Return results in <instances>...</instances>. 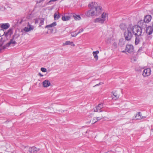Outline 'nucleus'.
Masks as SVG:
<instances>
[{
    "mask_svg": "<svg viewBox=\"0 0 153 153\" xmlns=\"http://www.w3.org/2000/svg\"><path fill=\"white\" fill-rule=\"evenodd\" d=\"M123 52H125V51H122Z\"/></svg>",
    "mask_w": 153,
    "mask_h": 153,
    "instance_id": "nucleus-43",
    "label": "nucleus"
},
{
    "mask_svg": "<svg viewBox=\"0 0 153 153\" xmlns=\"http://www.w3.org/2000/svg\"><path fill=\"white\" fill-rule=\"evenodd\" d=\"M22 20H21V22H20V23H22Z\"/></svg>",
    "mask_w": 153,
    "mask_h": 153,
    "instance_id": "nucleus-44",
    "label": "nucleus"
},
{
    "mask_svg": "<svg viewBox=\"0 0 153 153\" xmlns=\"http://www.w3.org/2000/svg\"><path fill=\"white\" fill-rule=\"evenodd\" d=\"M71 45L72 46H75V45L73 43V42H71Z\"/></svg>",
    "mask_w": 153,
    "mask_h": 153,
    "instance_id": "nucleus-39",
    "label": "nucleus"
},
{
    "mask_svg": "<svg viewBox=\"0 0 153 153\" xmlns=\"http://www.w3.org/2000/svg\"><path fill=\"white\" fill-rule=\"evenodd\" d=\"M45 1V0H39V1H36V3H41L43 1Z\"/></svg>",
    "mask_w": 153,
    "mask_h": 153,
    "instance_id": "nucleus-32",
    "label": "nucleus"
},
{
    "mask_svg": "<svg viewBox=\"0 0 153 153\" xmlns=\"http://www.w3.org/2000/svg\"><path fill=\"white\" fill-rule=\"evenodd\" d=\"M112 93L113 95L116 97V99H118L119 97V96L117 95L116 91L112 92Z\"/></svg>",
    "mask_w": 153,
    "mask_h": 153,
    "instance_id": "nucleus-26",
    "label": "nucleus"
},
{
    "mask_svg": "<svg viewBox=\"0 0 153 153\" xmlns=\"http://www.w3.org/2000/svg\"><path fill=\"white\" fill-rule=\"evenodd\" d=\"M19 36V35L18 34H15L13 36L12 38L10 39L9 42L6 44L7 46L8 47L12 45H13L16 44L15 41V39H17Z\"/></svg>",
    "mask_w": 153,
    "mask_h": 153,
    "instance_id": "nucleus-5",
    "label": "nucleus"
},
{
    "mask_svg": "<svg viewBox=\"0 0 153 153\" xmlns=\"http://www.w3.org/2000/svg\"><path fill=\"white\" fill-rule=\"evenodd\" d=\"M99 53V51H94L93 52V54L94 56V58H95L96 60H97L98 59V56L97 54Z\"/></svg>",
    "mask_w": 153,
    "mask_h": 153,
    "instance_id": "nucleus-20",
    "label": "nucleus"
},
{
    "mask_svg": "<svg viewBox=\"0 0 153 153\" xmlns=\"http://www.w3.org/2000/svg\"><path fill=\"white\" fill-rule=\"evenodd\" d=\"M152 16L150 15H146L144 18V22L146 23H149L152 19Z\"/></svg>",
    "mask_w": 153,
    "mask_h": 153,
    "instance_id": "nucleus-10",
    "label": "nucleus"
},
{
    "mask_svg": "<svg viewBox=\"0 0 153 153\" xmlns=\"http://www.w3.org/2000/svg\"><path fill=\"white\" fill-rule=\"evenodd\" d=\"M138 26L137 25L134 26L131 24L129 25L126 30L125 31L124 33V38L126 40L130 41L133 37V34L134 35L137 30Z\"/></svg>",
    "mask_w": 153,
    "mask_h": 153,
    "instance_id": "nucleus-1",
    "label": "nucleus"
},
{
    "mask_svg": "<svg viewBox=\"0 0 153 153\" xmlns=\"http://www.w3.org/2000/svg\"><path fill=\"white\" fill-rule=\"evenodd\" d=\"M73 16L74 17V19L76 20H79L81 19V17L79 15H77L75 14H74L73 15Z\"/></svg>",
    "mask_w": 153,
    "mask_h": 153,
    "instance_id": "nucleus-24",
    "label": "nucleus"
},
{
    "mask_svg": "<svg viewBox=\"0 0 153 153\" xmlns=\"http://www.w3.org/2000/svg\"><path fill=\"white\" fill-rule=\"evenodd\" d=\"M138 29L135 33H134V35L135 36V44L136 45L138 44L140 42L141 39H142V30L140 27H138Z\"/></svg>",
    "mask_w": 153,
    "mask_h": 153,
    "instance_id": "nucleus-3",
    "label": "nucleus"
},
{
    "mask_svg": "<svg viewBox=\"0 0 153 153\" xmlns=\"http://www.w3.org/2000/svg\"><path fill=\"white\" fill-rule=\"evenodd\" d=\"M1 27L2 28L6 29L9 27V25L8 23L3 24L1 25Z\"/></svg>",
    "mask_w": 153,
    "mask_h": 153,
    "instance_id": "nucleus-18",
    "label": "nucleus"
},
{
    "mask_svg": "<svg viewBox=\"0 0 153 153\" xmlns=\"http://www.w3.org/2000/svg\"><path fill=\"white\" fill-rule=\"evenodd\" d=\"M60 15L58 14H57L56 13H55L54 14V19L55 20H58L60 17Z\"/></svg>",
    "mask_w": 153,
    "mask_h": 153,
    "instance_id": "nucleus-25",
    "label": "nucleus"
},
{
    "mask_svg": "<svg viewBox=\"0 0 153 153\" xmlns=\"http://www.w3.org/2000/svg\"><path fill=\"white\" fill-rule=\"evenodd\" d=\"M125 40L124 39H120L119 40L118 43L119 45L120 46H122L125 44Z\"/></svg>",
    "mask_w": 153,
    "mask_h": 153,
    "instance_id": "nucleus-19",
    "label": "nucleus"
},
{
    "mask_svg": "<svg viewBox=\"0 0 153 153\" xmlns=\"http://www.w3.org/2000/svg\"><path fill=\"white\" fill-rule=\"evenodd\" d=\"M13 33V31L12 29H10L8 30L7 32H4V35L6 37L10 36Z\"/></svg>",
    "mask_w": 153,
    "mask_h": 153,
    "instance_id": "nucleus-8",
    "label": "nucleus"
},
{
    "mask_svg": "<svg viewBox=\"0 0 153 153\" xmlns=\"http://www.w3.org/2000/svg\"><path fill=\"white\" fill-rule=\"evenodd\" d=\"M38 75H39L40 76H43V75L41 74L40 73H39L38 74Z\"/></svg>",
    "mask_w": 153,
    "mask_h": 153,
    "instance_id": "nucleus-37",
    "label": "nucleus"
},
{
    "mask_svg": "<svg viewBox=\"0 0 153 153\" xmlns=\"http://www.w3.org/2000/svg\"><path fill=\"white\" fill-rule=\"evenodd\" d=\"M101 84H102L101 83V82H100L99 84H96L94 86H93V87H95V86H99V85H101Z\"/></svg>",
    "mask_w": 153,
    "mask_h": 153,
    "instance_id": "nucleus-36",
    "label": "nucleus"
},
{
    "mask_svg": "<svg viewBox=\"0 0 153 153\" xmlns=\"http://www.w3.org/2000/svg\"><path fill=\"white\" fill-rule=\"evenodd\" d=\"M56 25V22H54L52 24L48 25L45 27V28H48V27H54Z\"/></svg>",
    "mask_w": 153,
    "mask_h": 153,
    "instance_id": "nucleus-21",
    "label": "nucleus"
},
{
    "mask_svg": "<svg viewBox=\"0 0 153 153\" xmlns=\"http://www.w3.org/2000/svg\"><path fill=\"white\" fill-rule=\"evenodd\" d=\"M39 20L38 19H35V24H37L39 22Z\"/></svg>",
    "mask_w": 153,
    "mask_h": 153,
    "instance_id": "nucleus-33",
    "label": "nucleus"
},
{
    "mask_svg": "<svg viewBox=\"0 0 153 153\" xmlns=\"http://www.w3.org/2000/svg\"><path fill=\"white\" fill-rule=\"evenodd\" d=\"M152 26L153 27V21L152 23Z\"/></svg>",
    "mask_w": 153,
    "mask_h": 153,
    "instance_id": "nucleus-42",
    "label": "nucleus"
},
{
    "mask_svg": "<svg viewBox=\"0 0 153 153\" xmlns=\"http://www.w3.org/2000/svg\"><path fill=\"white\" fill-rule=\"evenodd\" d=\"M7 47L6 45L4 46H3V49H5L6 48V47Z\"/></svg>",
    "mask_w": 153,
    "mask_h": 153,
    "instance_id": "nucleus-40",
    "label": "nucleus"
},
{
    "mask_svg": "<svg viewBox=\"0 0 153 153\" xmlns=\"http://www.w3.org/2000/svg\"><path fill=\"white\" fill-rule=\"evenodd\" d=\"M71 42L70 41H66L65 43L64 44V45H71Z\"/></svg>",
    "mask_w": 153,
    "mask_h": 153,
    "instance_id": "nucleus-28",
    "label": "nucleus"
},
{
    "mask_svg": "<svg viewBox=\"0 0 153 153\" xmlns=\"http://www.w3.org/2000/svg\"><path fill=\"white\" fill-rule=\"evenodd\" d=\"M27 26L28 27H26L24 29V30L26 32H28L30 31L31 30L33 29V28L32 27L31 25L28 23Z\"/></svg>",
    "mask_w": 153,
    "mask_h": 153,
    "instance_id": "nucleus-11",
    "label": "nucleus"
},
{
    "mask_svg": "<svg viewBox=\"0 0 153 153\" xmlns=\"http://www.w3.org/2000/svg\"><path fill=\"white\" fill-rule=\"evenodd\" d=\"M2 153L1 152V153Z\"/></svg>",
    "mask_w": 153,
    "mask_h": 153,
    "instance_id": "nucleus-45",
    "label": "nucleus"
},
{
    "mask_svg": "<svg viewBox=\"0 0 153 153\" xmlns=\"http://www.w3.org/2000/svg\"><path fill=\"white\" fill-rule=\"evenodd\" d=\"M153 31V27L152 26H149L147 27L146 32L148 34H151Z\"/></svg>",
    "mask_w": 153,
    "mask_h": 153,
    "instance_id": "nucleus-9",
    "label": "nucleus"
},
{
    "mask_svg": "<svg viewBox=\"0 0 153 153\" xmlns=\"http://www.w3.org/2000/svg\"><path fill=\"white\" fill-rule=\"evenodd\" d=\"M151 74V70L150 68H147L144 70L142 74L144 77L148 76Z\"/></svg>",
    "mask_w": 153,
    "mask_h": 153,
    "instance_id": "nucleus-6",
    "label": "nucleus"
},
{
    "mask_svg": "<svg viewBox=\"0 0 153 153\" xmlns=\"http://www.w3.org/2000/svg\"><path fill=\"white\" fill-rule=\"evenodd\" d=\"M98 110H99L97 108L96 109H95L94 110V111L95 112H97L98 111Z\"/></svg>",
    "mask_w": 153,
    "mask_h": 153,
    "instance_id": "nucleus-38",
    "label": "nucleus"
},
{
    "mask_svg": "<svg viewBox=\"0 0 153 153\" xmlns=\"http://www.w3.org/2000/svg\"><path fill=\"white\" fill-rule=\"evenodd\" d=\"M41 70L43 72H45L47 71L46 69L44 68H41Z\"/></svg>",
    "mask_w": 153,
    "mask_h": 153,
    "instance_id": "nucleus-30",
    "label": "nucleus"
},
{
    "mask_svg": "<svg viewBox=\"0 0 153 153\" xmlns=\"http://www.w3.org/2000/svg\"><path fill=\"white\" fill-rule=\"evenodd\" d=\"M125 51L129 53L133 52L134 51V47L131 45H126Z\"/></svg>",
    "mask_w": 153,
    "mask_h": 153,
    "instance_id": "nucleus-7",
    "label": "nucleus"
},
{
    "mask_svg": "<svg viewBox=\"0 0 153 153\" xmlns=\"http://www.w3.org/2000/svg\"><path fill=\"white\" fill-rule=\"evenodd\" d=\"M71 36L72 37H75L78 34L75 33L74 32H72L71 33Z\"/></svg>",
    "mask_w": 153,
    "mask_h": 153,
    "instance_id": "nucleus-29",
    "label": "nucleus"
},
{
    "mask_svg": "<svg viewBox=\"0 0 153 153\" xmlns=\"http://www.w3.org/2000/svg\"><path fill=\"white\" fill-rule=\"evenodd\" d=\"M98 5L97 3L95 2H91L89 3L88 5V7H94L95 6H97Z\"/></svg>",
    "mask_w": 153,
    "mask_h": 153,
    "instance_id": "nucleus-17",
    "label": "nucleus"
},
{
    "mask_svg": "<svg viewBox=\"0 0 153 153\" xmlns=\"http://www.w3.org/2000/svg\"><path fill=\"white\" fill-rule=\"evenodd\" d=\"M44 18H42L41 19L40 22V25H39V27H40L41 25H43L44 24Z\"/></svg>",
    "mask_w": 153,
    "mask_h": 153,
    "instance_id": "nucleus-27",
    "label": "nucleus"
},
{
    "mask_svg": "<svg viewBox=\"0 0 153 153\" xmlns=\"http://www.w3.org/2000/svg\"><path fill=\"white\" fill-rule=\"evenodd\" d=\"M150 12L151 15L153 16V9L151 10L150 11Z\"/></svg>",
    "mask_w": 153,
    "mask_h": 153,
    "instance_id": "nucleus-35",
    "label": "nucleus"
},
{
    "mask_svg": "<svg viewBox=\"0 0 153 153\" xmlns=\"http://www.w3.org/2000/svg\"><path fill=\"white\" fill-rule=\"evenodd\" d=\"M113 45L115 46V47H116L117 46V45L116 44H115V43H114L113 44Z\"/></svg>",
    "mask_w": 153,
    "mask_h": 153,
    "instance_id": "nucleus-41",
    "label": "nucleus"
},
{
    "mask_svg": "<svg viewBox=\"0 0 153 153\" xmlns=\"http://www.w3.org/2000/svg\"><path fill=\"white\" fill-rule=\"evenodd\" d=\"M120 27L121 30H126L128 27H127L126 25L124 23L120 24Z\"/></svg>",
    "mask_w": 153,
    "mask_h": 153,
    "instance_id": "nucleus-16",
    "label": "nucleus"
},
{
    "mask_svg": "<svg viewBox=\"0 0 153 153\" xmlns=\"http://www.w3.org/2000/svg\"><path fill=\"white\" fill-rule=\"evenodd\" d=\"M70 18V17L68 16H62V19L63 21H66L69 20Z\"/></svg>",
    "mask_w": 153,
    "mask_h": 153,
    "instance_id": "nucleus-22",
    "label": "nucleus"
},
{
    "mask_svg": "<svg viewBox=\"0 0 153 153\" xmlns=\"http://www.w3.org/2000/svg\"><path fill=\"white\" fill-rule=\"evenodd\" d=\"M138 24L140 26L137 25L138 27H140L141 29V27H144L146 25V22H144V20H141L139 21L138 23Z\"/></svg>",
    "mask_w": 153,
    "mask_h": 153,
    "instance_id": "nucleus-15",
    "label": "nucleus"
},
{
    "mask_svg": "<svg viewBox=\"0 0 153 153\" xmlns=\"http://www.w3.org/2000/svg\"><path fill=\"white\" fill-rule=\"evenodd\" d=\"M95 118V119H96V120H97V121H95L94 122V123H96V122H97V121H98V120H101V119H102V118H101V117H96Z\"/></svg>",
    "mask_w": 153,
    "mask_h": 153,
    "instance_id": "nucleus-31",
    "label": "nucleus"
},
{
    "mask_svg": "<svg viewBox=\"0 0 153 153\" xmlns=\"http://www.w3.org/2000/svg\"><path fill=\"white\" fill-rule=\"evenodd\" d=\"M38 151L39 150L37 149V148L33 147L29 149V153H37Z\"/></svg>",
    "mask_w": 153,
    "mask_h": 153,
    "instance_id": "nucleus-12",
    "label": "nucleus"
},
{
    "mask_svg": "<svg viewBox=\"0 0 153 153\" xmlns=\"http://www.w3.org/2000/svg\"><path fill=\"white\" fill-rule=\"evenodd\" d=\"M102 8L100 6H95V7L91 8L90 10L87 11L85 14L88 17L99 15L101 12Z\"/></svg>",
    "mask_w": 153,
    "mask_h": 153,
    "instance_id": "nucleus-2",
    "label": "nucleus"
},
{
    "mask_svg": "<svg viewBox=\"0 0 153 153\" xmlns=\"http://www.w3.org/2000/svg\"><path fill=\"white\" fill-rule=\"evenodd\" d=\"M108 16V14L104 12L102 14L101 18L100 17L95 19L94 22L95 23H99L101 24H103L107 19Z\"/></svg>",
    "mask_w": 153,
    "mask_h": 153,
    "instance_id": "nucleus-4",
    "label": "nucleus"
},
{
    "mask_svg": "<svg viewBox=\"0 0 153 153\" xmlns=\"http://www.w3.org/2000/svg\"><path fill=\"white\" fill-rule=\"evenodd\" d=\"M83 30L82 28H81L80 29L78 32V33H77L78 34H79V33L82 32L83 31Z\"/></svg>",
    "mask_w": 153,
    "mask_h": 153,
    "instance_id": "nucleus-34",
    "label": "nucleus"
},
{
    "mask_svg": "<svg viewBox=\"0 0 153 153\" xmlns=\"http://www.w3.org/2000/svg\"><path fill=\"white\" fill-rule=\"evenodd\" d=\"M103 107V104H100L97 107V109L100 111V112H101L103 111L100 110Z\"/></svg>",
    "mask_w": 153,
    "mask_h": 153,
    "instance_id": "nucleus-23",
    "label": "nucleus"
},
{
    "mask_svg": "<svg viewBox=\"0 0 153 153\" xmlns=\"http://www.w3.org/2000/svg\"><path fill=\"white\" fill-rule=\"evenodd\" d=\"M135 117L137 120H140L146 117H145L142 116L141 113L140 112H138V114H137Z\"/></svg>",
    "mask_w": 153,
    "mask_h": 153,
    "instance_id": "nucleus-14",
    "label": "nucleus"
},
{
    "mask_svg": "<svg viewBox=\"0 0 153 153\" xmlns=\"http://www.w3.org/2000/svg\"><path fill=\"white\" fill-rule=\"evenodd\" d=\"M43 85L44 87H47L49 86L51 83L50 81L48 80H46L43 81L42 82Z\"/></svg>",
    "mask_w": 153,
    "mask_h": 153,
    "instance_id": "nucleus-13",
    "label": "nucleus"
}]
</instances>
